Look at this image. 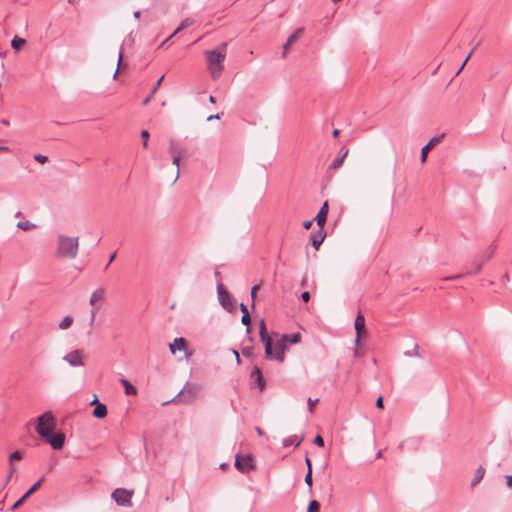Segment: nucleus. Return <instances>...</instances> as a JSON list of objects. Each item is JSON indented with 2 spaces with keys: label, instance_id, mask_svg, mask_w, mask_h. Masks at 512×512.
I'll use <instances>...</instances> for the list:
<instances>
[{
  "label": "nucleus",
  "instance_id": "c9c22d12",
  "mask_svg": "<svg viewBox=\"0 0 512 512\" xmlns=\"http://www.w3.org/2000/svg\"><path fill=\"white\" fill-rule=\"evenodd\" d=\"M314 444L319 446V447H323L324 446V440L322 438L321 435H317L315 438H314Z\"/></svg>",
  "mask_w": 512,
  "mask_h": 512
},
{
  "label": "nucleus",
  "instance_id": "f8f14e48",
  "mask_svg": "<svg viewBox=\"0 0 512 512\" xmlns=\"http://www.w3.org/2000/svg\"><path fill=\"white\" fill-rule=\"evenodd\" d=\"M326 237V232L324 231V228H320L316 231H313L310 235V241L312 246L318 250L321 244L323 243L324 239Z\"/></svg>",
  "mask_w": 512,
  "mask_h": 512
},
{
  "label": "nucleus",
  "instance_id": "2f4dec72",
  "mask_svg": "<svg viewBox=\"0 0 512 512\" xmlns=\"http://www.w3.org/2000/svg\"><path fill=\"white\" fill-rule=\"evenodd\" d=\"M305 483L308 485V487L311 489L312 488V485H313V480H312V469H309L307 471V474L305 476Z\"/></svg>",
  "mask_w": 512,
  "mask_h": 512
},
{
  "label": "nucleus",
  "instance_id": "c85d7f7f",
  "mask_svg": "<svg viewBox=\"0 0 512 512\" xmlns=\"http://www.w3.org/2000/svg\"><path fill=\"white\" fill-rule=\"evenodd\" d=\"M241 322L247 326L246 328V332L249 334L251 332V328H250V324H251V317H250V314L249 313H245L244 315H242V319H241Z\"/></svg>",
  "mask_w": 512,
  "mask_h": 512
},
{
  "label": "nucleus",
  "instance_id": "6e6d98bb",
  "mask_svg": "<svg viewBox=\"0 0 512 512\" xmlns=\"http://www.w3.org/2000/svg\"><path fill=\"white\" fill-rule=\"evenodd\" d=\"M305 462H306V465H307V467H308V470H309V469H312L311 460H310L308 457L306 458Z\"/></svg>",
  "mask_w": 512,
  "mask_h": 512
},
{
  "label": "nucleus",
  "instance_id": "a878e982",
  "mask_svg": "<svg viewBox=\"0 0 512 512\" xmlns=\"http://www.w3.org/2000/svg\"><path fill=\"white\" fill-rule=\"evenodd\" d=\"M303 28L297 29L290 37L288 38V45H293L303 34Z\"/></svg>",
  "mask_w": 512,
  "mask_h": 512
},
{
  "label": "nucleus",
  "instance_id": "052dcab7",
  "mask_svg": "<svg viewBox=\"0 0 512 512\" xmlns=\"http://www.w3.org/2000/svg\"><path fill=\"white\" fill-rule=\"evenodd\" d=\"M140 14H141V13H140V11H135V12H134V17H135L136 19H138V18L140 17Z\"/></svg>",
  "mask_w": 512,
  "mask_h": 512
},
{
  "label": "nucleus",
  "instance_id": "9d476101",
  "mask_svg": "<svg viewBox=\"0 0 512 512\" xmlns=\"http://www.w3.org/2000/svg\"><path fill=\"white\" fill-rule=\"evenodd\" d=\"M218 294H219V299H220V302L222 304V306L227 309L228 311H233L236 306H235V301L230 297V295L228 294V292H226L222 286H220L218 288Z\"/></svg>",
  "mask_w": 512,
  "mask_h": 512
},
{
  "label": "nucleus",
  "instance_id": "3c124183",
  "mask_svg": "<svg viewBox=\"0 0 512 512\" xmlns=\"http://www.w3.org/2000/svg\"><path fill=\"white\" fill-rule=\"evenodd\" d=\"M153 95H154V94H152V93H151L149 96H147V97L143 100V105H147V104L150 102V100H151V98H152V96H153Z\"/></svg>",
  "mask_w": 512,
  "mask_h": 512
},
{
  "label": "nucleus",
  "instance_id": "49530a36",
  "mask_svg": "<svg viewBox=\"0 0 512 512\" xmlns=\"http://www.w3.org/2000/svg\"><path fill=\"white\" fill-rule=\"evenodd\" d=\"M312 223H313V221H312V220L304 221V222H303V227H304V229H306V230L310 229V228H311V226H312Z\"/></svg>",
  "mask_w": 512,
  "mask_h": 512
},
{
  "label": "nucleus",
  "instance_id": "72a5a7b5",
  "mask_svg": "<svg viewBox=\"0 0 512 512\" xmlns=\"http://www.w3.org/2000/svg\"><path fill=\"white\" fill-rule=\"evenodd\" d=\"M319 399H312V398H309L308 399V408H309V411L310 413H313L314 411V407L315 405L318 403Z\"/></svg>",
  "mask_w": 512,
  "mask_h": 512
},
{
  "label": "nucleus",
  "instance_id": "2eb2a0df",
  "mask_svg": "<svg viewBox=\"0 0 512 512\" xmlns=\"http://www.w3.org/2000/svg\"><path fill=\"white\" fill-rule=\"evenodd\" d=\"M170 351L172 354H175L176 351L186 349V340L182 337L175 338L173 343L169 345Z\"/></svg>",
  "mask_w": 512,
  "mask_h": 512
},
{
  "label": "nucleus",
  "instance_id": "c03bdc74",
  "mask_svg": "<svg viewBox=\"0 0 512 512\" xmlns=\"http://www.w3.org/2000/svg\"><path fill=\"white\" fill-rule=\"evenodd\" d=\"M376 407L379 408V409H382L383 408V397L380 396L377 398L376 400Z\"/></svg>",
  "mask_w": 512,
  "mask_h": 512
},
{
  "label": "nucleus",
  "instance_id": "ddd939ff",
  "mask_svg": "<svg viewBox=\"0 0 512 512\" xmlns=\"http://www.w3.org/2000/svg\"><path fill=\"white\" fill-rule=\"evenodd\" d=\"M328 212H329V205H328V202L325 201L315 217L316 223L320 228H324L326 221H327Z\"/></svg>",
  "mask_w": 512,
  "mask_h": 512
},
{
  "label": "nucleus",
  "instance_id": "4d7b16f0",
  "mask_svg": "<svg viewBox=\"0 0 512 512\" xmlns=\"http://www.w3.org/2000/svg\"><path fill=\"white\" fill-rule=\"evenodd\" d=\"M233 353H234V357H236V360L239 363L240 362V356H239L238 351L237 350H233Z\"/></svg>",
  "mask_w": 512,
  "mask_h": 512
},
{
  "label": "nucleus",
  "instance_id": "f257e3e1",
  "mask_svg": "<svg viewBox=\"0 0 512 512\" xmlns=\"http://www.w3.org/2000/svg\"><path fill=\"white\" fill-rule=\"evenodd\" d=\"M56 420L51 411L44 412L37 417L35 430L39 436L51 445L54 450L63 448L65 435L62 432L54 433Z\"/></svg>",
  "mask_w": 512,
  "mask_h": 512
},
{
  "label": "nucleus",
  "instance_id": "e2e57ef3",
  "mask_svg": "<svg viewBox=\"0 0 512 512\" xmlns=\"http://www.w3.org/2000/svg\"><path fill=\"white\" fill-rule=\"evenodd\" d=\"M209 101H210L211 103H213V104L216 102V101H215V98H214L213 96H210V97H209Z\"/></svg>",
  "mask_w": 512,
  "mask_h": 512
},
{
  "label": "nucleus",
  "instance_id": "5701e85b",
  "mask_svg": "<svg viewBox=\"0 0 512 512\" xmlns=\"http://www.w3.org/2000/svg\"><path fill=\"white\" fill-rule=\"evenodd\" d=\"M484 474H485V469L482 466L478 467V469L475 472L474 478L471 482V486L472 487L476 486L483 479Z\"/></svg>",
  "mask_w": 512,
  "mask_h": 512
},
{
  "label": "nucleus",
  "instance_id": "4468645a",
  "mask_svg": "<svg viewBox=\"0 0 512 512\" xmlns=\"http://www.w3.org/2000/svg\"><path fill=\"white\" fill-rule=\"evenodd\" d=\"M356 343H359L362 333L365 332V318L359 313L355 319Z\"/></svg>",
  "mask_w": 512,
  "mask_h": 512
},
{
  "label": "nucleus",
  "instance_id": "7c9ffc66",
  "mask_svg": "<svg viewBox=\"0 0 512 512\" xmlns=\"http://www.w3.org/2000/svg\"><path fill=\"white\" fill-rule=\"evenodd\" d=\"M17 227H18L19 229H21V230L26 231V230H29V229H31V228H33V227H35V225H34V224H31V223H30V222H28V221H20V222L17 224Z\"/></svg>",
  "mask_w": 512,
  "mask_h": 512
},
{
  "label": "nucleus",
  "instance_id": "680f3d73",
  "mask_svg": "<svg viewBox=\"0 0 512 512\" xmlns=\"http://www.w3.org/2000/svg\"><path fill=\"white\" fill-rule=\"evenodd\" d=\"M256 431H257L258 435H260V436L263 435V431L261 430V428L257 427Z\"/></svg>",
  "mask_w": 512,
  "mask_h": 512
},
{
  "label": "nucleus",
  "instance_id": "f3484780",
  "mask_svg": "<svg viewBox=\"0 0 512 512\" xmlns=\"http://www.w3.org/2000/svg\"><path fill=\"white\" fill-rule=\"evenodd\" d=\"M194 24V20L192 18H186L184 19L179 27L175 30V32L165 41L162 43L164 45L168 40H170L173 36L178 34L179 32L183 31L184 29L188 28L189 26Z\"/></svg>",
  "mask_w": 512,
  "mask_h": 512
},
{
  "label": "nucleus",
  "instance_id": "dca6fc26",
  "mask_svg": "<svg viewBox=\"0 0 512 512\" xmlns=\"http://www.w3.org/2000/svg\"><path fill=\"white\" fill-rule=\"evenodd\" d=\"M93 403H97L96 407L93 410V416L96 418H104L107 415L106 405H104L102 403H98L97 398H95V400L92 402V404Z\"/></svg>",
  "mask_w": 512,
  "mask_h": 512
},
{
  "label": "nucleus",
  "instance_id": "a211bd4d",
  "mask_svg": "<svg viewBox=\"0 0 512 512\" xmlns=\"http://www.w3.org/2000/svg\"><path fill=\"white\" fill-rule=\"evenodd\" d=\"M348 153H349V150H348V149H345V150L343 151V154H342L341 156H339V157L335 158V159L332 161V163L330 164L329 169H331V170H337V169H339V168L342 166L343 161H344V159L346 158V156L348 155Z\"/></svg>",
  "mask_w": 512,
  "mask_h": 512
},
{
  "label": "nucleus",
  "instance_id": "603ef678",
  "mask_svg": "<svg viewBox=\"0 0 512 512\" xmlns=\"http://www.w3.org/2000/svg\"><path fill=\"white\" fill-rule=\"evenodd\" d=\"M482 266H483V263H478L476 268H475V271L474 273H479L482 269Z\"/></svg>",
  "mask_w": 512,
  "mask_h": 512
},
{
  "label": "nucleus",
  "instance_id": "f704fd0d",
  "mask_svg": "<svg viewBox=\"0 0 512 512\" xmlns=\"http://www.w3.org/2000/svg\"><path fill=\"white\" fill-rule=\"evenodd\" d=\"M34 159H35L37 162L41 163V164H43V163H45V162H47V161H48V157H47V156H45V155H42V154H37V155H35V156H34Z\"/></svg>",
  "mask_w": 512,
  "mask_h": 512
},
{
  "label": "nucleus",
  "instance_id": "13d9d810",
  "mask_svg": "<svg viewBox=\"0 0 512 512\" xmlns=\"http://www.w3.org/2000/svg\"><path fill=\"white\" fill-rule=\"evenodd\" d=\"M341 130H333V137L338 138L340 135Z\"/></svg>",
  "mask_w": 512,
  "mask_h": 512
},
{
  "label": "nucleus",
  "instance_id": "4c0bfd02",
  "mask_svg": "<svg viewBox=\"0 0 512 512\" xmlns=\"http://www.w3.org/2000/svg\"><path fill=\"white\" fill-rule=\"evenodd\" d=\"M122 58H123V53H122V51H120L119 56H118L117 69H116V71H115V73H114V75H113V78H114V79H115V78L117 77V75H118L119 65H120V63H121V61H122Z\"/></svg>",
  "mask_w": 512,
  "mask_h": 512
},
{
  "label": "nucleus",
  "instance_id": "e433bc0d",
  "mask_svg": "<svg viewBox=\"0 0 512 512\" xmlns=\"http://www.w3.org/2000/svg\"><path fill=\"white\" fill-rule=\"evenodd\" d=\"M260 288L259 285H254L251 289V298H252V306H254V301H255V297H256V292L257 290Z\"/></svg>",
  "mask_w": 512,
  "mask_h": 512
},
{
  "label": "nucleus",
  "instance_id": "69168bd1",
  "mask_svg": "<svg viewBox=\"0 0 512 512\" xmlns=\"http://www.w3.org/2000/svg\"><path fill=\"white\" fill-rule=\"evenodd\" d=\"M0 150H2V151H6V150H8V147L0 146Z\"/></svg>",
  "mask_w": 512,
  "mask_h": 512
},
{
  "label": "nucleus",
  "instance_id": "aec40b11",
  "mask_svg": "<svg viewBox=\"0 0 512 512\" xmlns=\"http://www.w3.org/2000/svg\"><path fill=\"white\" fill-rule=\"evenodd\" d=\"M281 337L286 343L296 344L301 341V334L299 332L293 334H283Z\"/></svg>",
  "mask_w": 512,
  "mask_h": 512
},
{
  "label": "nucleus",
  "instance_id": "a19ab883",
  "mask_svg": "<svg viewBox=\"0 0 512 512\" xmlns=\"http://www.w3.org/2000/svg\"><path fill=\"white\" fill-rule=\"evenodd\" d=\"M27 498H24V495L18 500L15 502V504L13 505V509H16L18 508L20 505H22L24 503V501L26 500Z\"/></svg>",
  "mask_w": 512,
  "mask_h": 512
},
{
  "label": "nucleus",
  "instance_id": "c756f323",
  "mask_svg": "<svg viewBox=\"0 0 512 512\" xmlns=\"http://www.w3.org/2000/svg\"><path fill=\"white\" fill-rule=\"evenodd\" d=\"M307 512H320V504L317 500L310 501Z\"/></svg>",
  "mask_w": 512,
  "mask_h": 512
},
{
  "label": "nucleus",
  "instance_id": "cd10ccee",
  "mask_svg": "<svg viewBox=\"0 0 512 512\" xmlns=\"http://www.w3.org/2000/svg\"><path fill=\"white\" fill-rule=\"evenodd\" d=\"M43 479L44 478L42 477L35 484H33L31 488L24 494V498H28L31 494H33L40 487Z\"/></svg>",
  "mask_w": 512,
  "mask_h": 512
},
{
  "label": "nucleus",
  "instance_id": "6e6552de",
  "mask_svg": "<svg viewBox=\"0 0 512 512\" xmlns=\"http://www.w3.org/2000/svg\"><path fill=\"white\" fill-rule=\"evenodd\" d=\"M251 380L254 382L256 387L259 389L260 392H262L266 387V381L263 377L262 371L258 366H254L251 374H250Z\"/></svg>",
  "mask_w": 512,
  "mask_h": 512
},
{
  "label": "nucleus",
  "instance_id": "58836bf2",
  "mask_svg": "<svg viewBox=\"0 0 512 512\" xmlns=\"http://www.w3.org/2000/svg\"><path fill=\"white\" fill-rule=\"evenodd\" d=\"M468 274H471V272H467L465 274H458V275L446 277V278H444V280H456V279L462 278L463 276L468 275Z\"/></svg>",
  "mask_w": 512,
  "mask_h": 512
},
{
  "label": "nucleus",
  "instance_id": "37998d69",
  "mask_svg": "<svg viewBox=\"0 0 512 512\" xmlns=\"http://www.w3.org/2000/svg\"><path fill=\"white\" fill-rule=\"evenodd\" d=\"M242 354L246 357H250L252 355V348H243Z\"/></svg>",
  "mask_w": 512,
  "mask_h": 512
},
{
  "label": "nucleus",
  "instance_id": "393cba45",
  "mask_svg": "<svg viewBox=\"0 0 512 512\" xmlns=\"http://www.w3.org/2000/svg\"><path fill=\"white\" fill-rule=\"evenodd\" d=\"M26 44V40L23 39V38H20L18 36H15L13 39H12V42H11V46L15 49V50H20L24 45Z\"/></svg>",
  "mask_w": 512,
  "mask_h": 512
},
{
  "label": "nucleus",
  "instance_id": "5fc2aeb1",
  "mask_svg": "<svg viewBox=\"0 0 512 512\" xmlns=\"http://www.w3.org/2000/svg\"><path fill=\"white\" fill-rule=\"evenodd\" d=\"M99 310V307H95L93 308V310L91 311V314H92V321L94 320L95 318V315H96V312Z\"/></svg>",
  "mask_w": 512,
  "mask_h": 512
},
{
  "label": "nucleus",
  "instance_id": "bb28decb",
  "mask_svg": "<svg viewBox=\"0 0 512 512\" xmlns=\"http://www.w3.org/2000/svg\"><path fill=\"white\" fill-rule=\"evenodd\" d=\"M73 323V318L71 316H65L59 324V328L65 330L69 328Z\"/></svg>",
  "mask_w": 512,
  "mask_h": 512
},
{
  "label": "nucleus",
  "instance_id": "412c9836",
  "mask_svg": "<svg viewBox=\"0 0 512 512\" xmlns=\"http://www.w3.org/2000/svg\"><path fill=\"white\" fill-rule=\"evenodd\" d=\"M302 442V438H298L296 435L289 436L283 440V446L289 447L294 445L295 447H298Z\"/></svg>",
  "mask_w": 512,
  "mask_h": 512
},
{
  "label": "nucleus",
  "instance_id": "6ab92c4d",
  "mask_svg": "<svg viewBox=\"0 0 512 512\" xmlns=\"http://www.w3.org/2000/svg\"><path fill=\"white\" fill-rule=\"evenodd\" d=\"M104 296H105V290L103 288H99V289L95 290L91 295L90 304L92 306H95L97 302L104 299Z\"/></svg>",
  "mask_w": 512,
  "mask_h": 512
},
{
  "label": "nucleus",
  "instance_id": "f03ea898",
  "mask_svg": "<svg viewBox=\"0 0 512 512\" xmlns=\"http://www.w3.org/2000/svg\"><path fill=\"white\" fill-rule=\"evenodd\" d=\"M259 330L261 341L265 346V357L267 359H275L278 362H283L285 359V352L288 349L287 343L281 337L273 347V341L267 333L264 319H261L260 321Z\"/></svg>",
  "mask_w": 512,
  "mask_h": 512
},
{
  "label": "nucleus",
  "instance_id": "39448f33",
  "mask_svg": "<svg viewBox=\"0 0 512 512\" xmlns=\"http://www.w3.org/2000/svg\"><path fill=\"white\" fill-rule=\"evenodd\" d=\"M168 152L170 153L173 164L177 167V174L175 180L179 177V166H180V160L186 159L189 157V153L186 148L182 147L180 144L171 141L169 143Z\"/></svg>",
  "mask_w": 512,
  "mask_h": 512
},
{
  "label": "nucleus",
  "instance_id": "0e129e2a",
  "mask_svg": "<svg viewBox=\"0 0 512 512\" xmlns=\"http://www.w3.org/2000/svg\"><path fill=\"white\" fill-rule=\"evenodd\" d=\"M212 118H219V115H210V116L208 117V120H210V119H212Z\"/></svg>",
  "mask_w": 512,
  "mask_h": 512
},
{
  "label": "nucleus",
  "instance_id": "1a4fd4ad",
  "mask_svg": "<svg viewBox=\"0 0 512 512\" xmlns=\"http://www.w3.org/2000/svg\"><path fill=\"white\" fill-rule=\"evenodd\" d=\"M82 358L83 352L81 350H73L64 356V360L67 361L73 367H79L84 365Z\"/></svg>",
  "mask_w": 512,
  "mask_h": 512
},
{
  "label": "nucleus",
  "instance_id": "09e8293b",
  "mask_svg": "<svg viewBox=\"0 0 512 512\" xmlns=\"http://www.w3.org/2000/svg\"><path fill=\"white\" fill-rule=\"evenodd\" d=\"M506 483L509 487L512 488V475L506 476Z\"/></svg>",
  "mask_w": 512,
  "mask_h": 512
},
{
  "label": "nucleus",
  "instance_id": "864d4df0",
  "mask_svg": "<svg viewBox=\"0 0 512 512\" xmlns=\"http://www.w3.org/2000/svg\"><path fill=\"white\" fill-rule=\"evenodd\" d=\"M115 257H116V253H112V254L110 255L108 265H110V264L115 260Z\"/></svg>",
  "mask_w": 512,
  "mask_h": 512
},
{
  "label": "nucleus",
  "instance_id": "4be33fe9",
  "mask_svg": "<svg viewBox=\"0 0 512 512\" xmlns=\"http://www.w3.org/2000/svg\"><path fill=\"white\" fill-rule=\"evenodd\" d=\"M120 383L125 388V393L127 395H136L137 394V389L128 380L121 379Z\"/></svg>",
  "mask_w": 512,
  "mask_h": 512
},
{
  "label": "nucleus",
  "instance_id": "9b49d317",
  "mask_svg": "<svg viewBox=\"0 0 512 512\" xmlns=\"http://www.w3.org/2000/svg\"><path fill=\"white\" fill-rule=\"evenodd\" d=\"M445 137V134L442 133L438 136H435L429 140V142L422 148L421 150V162L424 163L427 159V155L429 151L434 148L437 144H439L443 138Z\"/></svg>",
  "mask_w": 512,
  "mask_h": 512
},
{
  "label": "nucleus",
  "instance_id": "b1692460",
  "mask_svg": "<svg viewBox=\"0 0 512 512\" xmlns=\"http://www.w3.org/2000/svg\"><path fill=\"white\" fill-rule=\"evenodd\" d=\"M22 459V453L20 451H14L10 457H9V460L11 462V465H10V474H9V479L11 478L12 474L14 473L15 469H14V466L12 464V461L14 460H21Z\"/></svg>",
  "mask_w": 512,
  "mask_h": 512
},
{
  "label": "nucleus",
  "instance_id": "bf43d9fd",
  "mask_svg": "<svg viewBox=\"0 0 512 512\" xmlns=\"http://www.w3.org/2000/svg\"><path fill=\"white\" fill-rule=\"evenodd\" d=\"M1 124H2V125H5V126H9V125H11L12 123H11L10 121L6 120V119H3V120L1 121Z\"/></svg>",
  "mask_w": 512,
  "mask_h": 512
},
{
  "label": "nucleus",
  "instance_id": "423d86ee",
  "mask_svg": "<svg viewBox=\"0 0 512 512\" xmlns=\"http://www.w3.org/2000/svg\"><path fill=\"white\" fill-rule=\"evenodd\" d=\"M235 467L241 473H248L256 468L254 458L251 454L236 455Z\"/></svg>",
  "mask_w": 512,
  "mask_h": 512
},
{
  "label": "nucleus",
  "instance_id": "ea45409f",
  "mask_svg": "<svg viewBox=\"0 0 512 512\" xmlns=\"http://www.w3.org/2000/svg\"><path fill=\"white\" fill-rule=\"evenodd\" d=\"M164 79V76L160 77V79L156 82L155 86L153 87L152 89V94H155V92L157 91V89L159 88V86L161 85L162 81Z\"/></svg>",
  "mask_w": 512,
  "mask_h": 512
},
{
  "label": "nucleus",
  "instance_id": "20e7f679",
  "mask_svg": "<svg viewBox=\"0 0 512 512\" xmlns=\"http://www.w3.org/2000/svg\"><path fill=\"white\" fill-rule=\"evenodd\" d=\"M78 252V238L60 236L58 240V254L62 257L75 258Z\"/></svg>",
  "mask_w": 512,
  "mask_h": 512
},
{
  "label": "nucleus",
  "instance_id": "8fccbe9b",
  "mask_svg": "<svg viewBox=\"0 0 512 512\" xmlns=\"http://www.w3.org/2000/svg\"><path fill=\"white\" fill-rule=\"evenodd\" d=\"M292 45H288V41L286 42V44L284 45L283 47V54L284 56L287 54L289 48L291 47Z\"/></svg>",
  "mask_w": 512,
  "mask_h": 512
},
{
  "label": "nucleus",
  "instance_id": "7ed1b4c3",
  "mask_svg": "<svg viewBox=\"0 0 512 512\" xmlns=\"http://www.w3.org/2000/svg\"><path fill=\"white\" fill-rule=\"evenodd\" d=\"M227 54V44L221 43L213 50L204 52L207 62V70L209 71L212 80H218L224 70V61Z\"/></svg>",
  "mask_w": 512,
  "mask_h": 512
},
{
  "label": "nucleus",
  "instance_id": "0eeeda50",
  "mask_svg": "<svg viewBox=\"0 0 512 512\" xmlns=\"http://www.w3.org/2000/svg\"><path fill=\"white\" fill-rule=\"evenodd\" d=\"M133 491L124 488H117L112 492L111 497L119 505L124 507L132 506Z\"/></svg>",
  "mask_w": 512,
  "mask_h": 512
},
{
  "label": "nucleus",
  "instance_id": "473e14b6",
  "mask_svg": "<svg viewBox=\"0 0 512 512\" xmlns=\"http://www.w3.org/2000/svg\"><path fill=\"white\" fill-rule=\"evenodd\" d=\"M141 137L143 139V147L146 148L149 139V130H142Z\"/></svg>",
  "mask_w": 512,
  "mask_h": 512
},
{
  "label": "nucleus",
  "instance_id": "a18cd8bd",
  "mask_svg": "<svg viewBox=\"0 0 512 512\" xmlns=\"http://www.w3.org/2000/svg\"><path fill=\"white\" fill-rule=\"evenodd\" d=\"M472 52L469 53V55L466 57V59L464 60L463 64L461 65V67L459 68L458 72H457V75L463 70L464 66L466 65L467 61L469 60L470 56H471Z\"/></svg>",
  "mask_w": 512,
  "mask_h": 512
},
{
  "label": "nucleus",
  "instance_id": "de8ad7c7",
  "mask_svg": "<svg viewBox=\"0 0 512 512\" xmlns=\"http://www.w3.org/2000/svg\"><path fill=\"white\" fill-rule=\"evenodd\" d=\"M240 310L243 313V315L245 313H249L247 306L245 304H243V303L240 304Z\"/></svg>",
  "mask_w": 512,
  "mask_h": 512
},
{
  "label": "nucleus",
  "instance_id": "79ce46f5",
  "mask_svg": "<svg viewBox=\"0 0 512 512\" xmlns=\"http://www.w3.org/2000/svg\"><path fill=\"white\" fill-rule=\"evenodd\" d=\"M301 298L304 302H308L310 300V293L308 291H304L301 294Z\"/></svg>",
  "mask_w": 512,
  "mask_h": 512
}]
</instances>
